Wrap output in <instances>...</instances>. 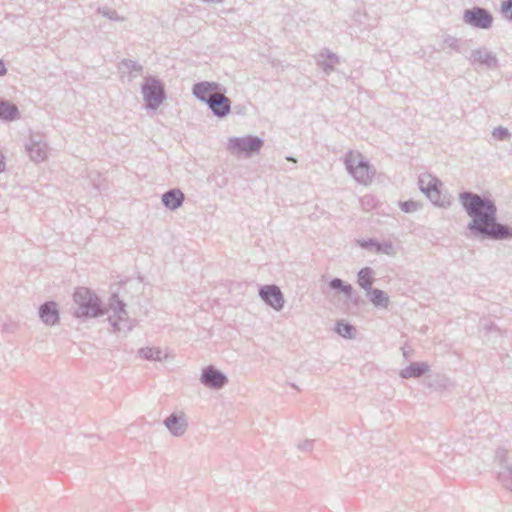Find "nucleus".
I'll return each instance as SVG.
<instances>
[{
	"label": "nucleus",
	"mask_w": 512,
	"mask_h": 512,
	"mask_svg": "<svg viewBox=\"0 0 512 512\" xmlns=\"http://www.w3.org/2000/svg\"><path fill=\"white\" fill-rule=\"evenodd\" d=\"M347 166L359 182L364 184L370 182L372 177L370 168L359 155H350L347 159Z\"/></svg>",
	"instance_id": "obj_3"
},
{
	"label": "nucleus",
	"mask_w": 512,
	"mask_h": 512,
	"mask_svg": "<svg viewBox=\"0 0 512 512\" xmlns=\"http://www.w3.org/2000/svg\"><path fill=\"white\" fill-rule=\"evenodd\" d=\"M4 169V162L2 156H0V172Z\"/></svg>",
	"instance_id": "obj_25"
},
{
	"label": "nucleus",
	"mask_w": 512,
	"mask_h": 512,
	"mask_svg": "<svg viewBox=\"0 0 512 512\" xmlns=\"http://www.w3.org/2000/svg\"><path fill=\"white\" fill-rule=\"evenodd\" d=\"M402 209L406 212H410L416 209V203L414 202H405L402 204Z\"/></svg>",
	"instance_id": "obj_23"
},
{
	"label": "nucleus",
	"mask_w": 512,
	"mask_h": 512,
	"mask_svg": "<svg viewBox=\"0 0 512 512\" xmlns=\"http://www.w3.org/2000/svg\"><path fill=\"white\" fill-rule=\"evenodd\" d=\"M208 104L218 116H225L230 111V100L221 93L211 95Z\"/></svg>",
	"instance_id": "obj_8"
},
{
	"label": "nucleus",
	"mask_w": 512,
	"mask_h": 512,
	"mask_svg": "<svg viewBox=\"0 0 512 512\" xmlns=\"http://www.w3.org/2000/svg\"><path fill=\"white\" fill-rule=\"evenodd\" d=\"M41 318L46 324L53 325L58 321V312L55 304H45L41 308Z\"/></svg>",
	"instance_id": "obj_13"
},
{
	"label": "nucleus",
	"mask_w": 512,
	"mask_h": 512,
	"mask_svg": "<svg viewBox=\"0 0 512 512\" xmlns=\"http://www.w3.org/2000/svg\"><path fill=\"white\" fill-rule=\"evenodd\" d=\"M143 93L148 105L157 107L164 97L162 85L155 79H148L143 87Z\"/></svg>",
	"instance_id": "obj_5"
},
{
	"label": "nucleus",
	"mask_w": 512,
	"mask_h": 512,
	"mask_svg": "<svg viewBox=\"0 0 512 512\" xmlns=\"http://www.w3.org/2000/svg\"><path fill=\"white\" fill-rule=\"evenodd\" d=\"M141 352L145 358L160 359V351L158 350H154L152 348H145Z\"/></svg>",
	"instance_id": "obj_20"
},
{
	"label": "nucleus",
	"mask_w": 512,
	"mask_h": 512,
	"mask_svg": "<svg viewBox=\"0 0 512 512\" xmlns=\"http://www.w3.org/2000/svg\"><path fill=\"white\" fill-rule=\"evenodd\" d=\"M464 20L472 26L483 29L488 28L492 23L491 15L481 8L466 10L464 13Z\"/></svg>",
	"instance_id": "obj_7"
},
{
	"label": "nucleus",
	"mask_w": 512,
	"mask_h": 512,
	"mask_svg": "<svg viewBox=\"0 0 512 512\" xmlns=\"http://www.w3.org/2000/svg\"><path fill=\"white\" fill-rule=\"evenodd\" d=\"M18 115L15 105L5 102H0V118L5 120H13Z\"/></svg>",
	"instance_id": "obj_15"
},
{
	"label": "nucleus",
	"mask_w": 512,
	"mask_h": 512,
	"mask_svg": "<svg viewBox=\"0 0 512 512\" xmlns=\"http://www.w3.org/2000/svg\"><path fill=\"white\" fill-rule=\"evenodd\" d=\"M370 300L376 306H384L385 307L388 304V298L385 296L383 291L377 290V289L371 291Z\"/></svg>",
	"instance_id": "obj_18"
},
{
	"label": "nucleus",
	"mask_w": 512,
	"mask_h": 512,
	"mask_svg": "<svg viewBox=\"0 0 512 512\" xmlns=\"http://www.w3.org/2000/svg\"><path fill=\"white\" fill-rule=\"evenodd\" d=\"M5 72H6V69H5L4 63L2 61H0V76L5 74Z\"/></svg>",
	"instance_id": "obj_24"
},
{
	"label": "nucleus",
	"mask_w": 512,
	"mask_h": 512,
	"mask_svg": "<svg viewBox=\"0 0 512 512\" xmlns=\"http://www.w3.org/2000/svg\"><path fill=\"white\" fill-rule=\"evenodd\" d=\"M217 90H218L217 84L203 82V83H198L194 86L193 93L199 99L209 102L210 96L213 95L214 93H217Z\"/></svg>",
	"instance_id": "obj_10"
},
{
	"label": "nucleus",
	"mask_w": 512,
	"mask_h": 512,
	"mask_svg": "<svg viewBox=\"0 0 512 512\" xmlns=\"http://www.w3.org/2000/svg\"><path fill=\"white\" fill-rule=\"evenodd\" d=\"M261 297L275 309L283 306V297L278 287L266 286L260 291Z\"/></svg>",
	"instance_id": "obj_9"
},
{
	"label": "nucleus",
	"mask_w": 512,
	"mask_h": 512,
	"mask_svg": "<svg viewBox=\"0 0 512 512\" xmlns=\"http://www.w3.org/2000/svg\"><path fill=\"white\" fill-rule=\"evenodd\" d=\"M502 10L506 14V17L512 19V1L504 2L502 4Z\"/></svg>",
	"instance_id": "obj_22"
},
{
	"label": "nucleus",
	"mask_w": 512,
	"mask_h": 512,
	"mask_svg": "<svg viewBox=\"0 0 512 512\" xmlns=\"http://www.w3.org/2000/svg\"><path fill=\"white\" fill-rule=\"evenodd\" d=\"M427 370L425 364L415 363L411 364L403 371V377H418Z\"/></svg>",
	"instance_id": "obj_16"
},
{
	"label": "nucleus",
	"mask_w": 512,
	"mask_h": 512,
	"mask_svg": "<svg viewBox=\"0 0 512 512\" xmlns=\"http://www.w3.org/2000/svg\"><path fill=\"white\" fill-rule=\"evenodd\" d=\"M337 332L343 337H351L353 328L346 323H339L337 325Z\"/></svg>",
	"instance_id": "obj_19"
},
{
	"label": "nucleus",
	"mask_w": 512,
	"mask_h": 512,
	"mask_svg": "<svg viewBox=\"0 0 512 512\" xmlns=\"http://www.w3.org/2000/svg\"><path fill=\"white\" fill-rule=\"evenodd\" d=\"M262 146V141L255 137L231 139L228 149L231 153L239 155L241 153H251L258 151Z\"/></svg>",
	"instance_id": "obj_4"
},
{
	"label": "nucleus",
	"mask_w": 512,
	"mask_h": 512,
	"mask_svg": "<svg viewBox=\"0 0 512 512\" xmlns=\"http://www.w3.org/2000/svg\"><path fill=\"white\" fill-rule=\"evenodd\" d=\"M358 283L363 288H368L373 283L372 271L369 268L362 269L358 274Z\"/></svg>",
	"instance_id": "obj_17"
},
{
	"label": "nucleus",
	"mask_w": 512,
	"mask_h": 512,
	"mask_svg": "<svg viewBox=\"0 0 512 512\" xmlns=\"http://www.w3.org/2000/svg\"><path fill=\"white\" fill-rule=\"evenodd\" d=\"M421 190L427 194V196L433 201L436 205L443 206L445 205V199H441L440 195V186L438 180L432 178L430 175L424 176L420 180Z\"/></svg>",
	"instance_id": "obj_6"
},
{
	"label": "nucleus",
	"mask_w": 512,
	"mask_h": 512,
	"mask_svg": "<svg viewBox=\"0 0 512 512\" xmlns=\"http://www.w3.org/2000/svg\"><path fill=\"white\" fill-rule=\"evenodd\" d=\"M202 378L207 385L212 387H220L225 382V377L212 368L206 369L202 375Z\"/></svg>",
	"instance_id": "obj_11"
},
{
	"label": "nucleus",
	"mask_w": 512,
	"mask_h": 512,
	"mask_svg": "<svg viewBox=\"0 0 512 512\" xmlns=\"http://www.w3.org/2000/svg\"><path fill=\"white\" fill-rule=\"evenodd\" d=\"M331 287L332 288H335V289H338V288H342L343 291L349 295L350 292H351V287L350 286H342V282L340 279H334L331 281L330 283Z\"/></svg>",
	"instance_id": "obj_21"
},
{
	"label": "nucleus",
	"mask_w": 512,
	"mask_h": 512,
	"mask_svg": "<svg viewBox=\"0 0 512 512\" xmlns=\"http://www.w3.org/2000/svg\"><path fill=\"white\" fill-rule=\"evenodd\" d=\"M166 426L173 434L180 435L185 431L186 425L182 419L172 415L166 420Z\"/></svg>",
	"instance_id": "obj_14"
},
{
	"label": "nucleus",
	"mask_w": 512,
	"mask_h": 512,
	"mask_svg": "<svg viewBox=\"0 0 512 512\" xmlns=\"http://www.w3.org/2000/svg\"><path fill=\"white\" fill-rule=\"evenodd\" d=\"M462 203L472 217L470 229H475L492 238H512V228L496 222V208L492 201L478 195L463 194Z\"/></svg>",
	"instance_id": "obj_1"
},
{
	"label": "nucleus",
	"mask_w": 512,
	"mask_h": 512,
	"mask_svg": "<svg viewBox=\"0 0 512 512\" xmlns=\"http://www.w3.org/2000/svg\"><path fill=\"white\" fill-rule=\"evenodd\" d=\"M75 301L80 305L79 315L96 316L98 314V299L89 290L79 289L75 293Z\"/></svg>",
	"instance_id": "obj_2"
},
{
	"label": "nucleus",
	"mask_w": 512,
	"mask_h": 512,
	"mask_svg": "<svg viewBox=\"0 0 512 512\" xmlns=\"http://www.w3.org/2000/svg\"><path fill=\"white\" fill-rule=\"evenodd\" d=\"M184 199V195L179 190H172L163 195V203L170 209L178 208Z\"/></svg>",
	"instance_id": "obj_12"
}]
</instances>
